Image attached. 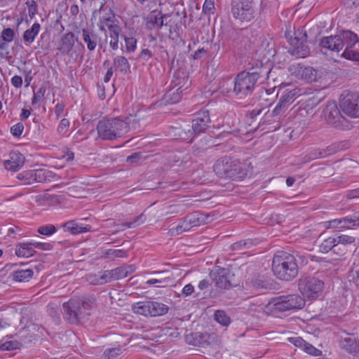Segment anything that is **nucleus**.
Segmentation results:
<instances>
[{"instance_id":"nucleus-1","label":"nucleus","mask_w":359,"mask_h":359,"mask_svg":"<svg viewBox=\"0 0 359 359\" xmlns=\"http://www.w3.org/2000/svg\"><path fill=\"white\" fill-rule=\"evenodd\" d=\"M358 43V34L351 30H342L335 35L321 38L319 45L321 48L337 53L344 48L341 56L359 64V50L356 49Z\"/></svg>"},{"instance_id":"nucleus-2","label":"nucleus","mask_w":359,"mask_h":359,"mask_svg":"<svg viewBox=\"0 0 359 359\" xmlns=\"http://www.w3.org/2000/svg\"><path fill=\"white\" fill-rule=\"evenodd\" d=\"M95 305L96 299L93 296L83 297L82 299L72 298L62 304L64 318L73 325L84 323Z\"/></svg>"},{"instance_id":"nucleus-3","label":"nucleus","mask_w":359,"mask_h":359,"mask_svg":"<svg viewBox=\"0 0 359 359\" xmlns=\"http://www.w3.org/2000/svg\"><path fill=\"white\" fill-rule=\"evenodd\" d=\"M138 119L133 116L125 120L119 118H105L99 121L97 131L99 137L104 140H113L125 135L130 130V126L137 128Z\"/></svg>"},{"instance_id":"nucleus-4","label":"nucleus","mask_w":359,"mask_h":359,"mask_svg":"<svg viewBox=\"0 0 359 359\" xmlns=\"http://www.w3.org/2000/svg\"><path fill=\"white\" fill-rule=\"evenodd\" d=\"M269 72L265 67H257L238 73L233 81V93L239 98L250 95L257 87V82L266 79Z\"/></svg>"},{"instance_id":"nucleus-5","label":"nucleus","mask_w":359,"mask_h":359,"mask_svg":"<svg viewBox=\"0 0 359 359\" xmlns=\"http://www.w3.org/2000/svg\"><path fill=\"white\" fill-rule=\"evenodd\" d=\"M272 271L274 276L282 280L290 281L298 275L296 258L285 251L277 252L273 258Z\"/></svg>"},{"instance_id":"nucleus-6","label":"nucleus","mask_w":359,"mask_h":359,"mask_svg":"<svg viewBox=\"0 0 359 359\" xmlns=\"http://www.w3.org/2000/svg\"><path fill=\"white\" fill-rule=\"evenodd\" d=\"M213 170L219 177L232 180H241L247 175V170L241 161L229 156L217 160Z\"/></svg>"},{"instance_id":"nucleus-7","label":"nucleus","mask_w":359,"mask_h":359,"mask_svg":"<svg viewBox=\"0 0 359 359\" xmlns=\"http://www.w3.org/2000/svg\"><path fill=\"white\" fill-rule=\"evenodd\" d=\"M212 121L208 109H203L194 114L191 121V129H183L179 133L182 140L188 142L194 141L196 137L206 133L211 128Z\"/></svg>"},{"instance_id":"nucleus-8","label":"nucleus","mask_w":359,"mask_h":359,"mask_svg":"<svg viewBox=\"0 0 359 359\" xmlns=\"http://www.w3.org/2000/svg\"><path fill=\"white\" fill-rule=\"evenodd\" d=\"M298 288L304 299L313 300L322 294L324 282L315 276H303L298 280Z\"/></svg>"},{"instance_id":"nucleus-9","label":"nucleus","mask_w":359,"mask_h":359,"mask_svg":"<svg viewBox=\"0 0 359 359\" xmlns=\"http://www.w3.org/2000/svg\"><path fill=\"white\" fill-rule=\"evenodd\" d=\"M233 17L241 22H250L256 16L255 0L233 1L231 4Z\"/></svg>"},{"instance_id":"nucleus-10","label":"nucleus","mask_w":359,"mask_h":359,"mask_svg":"<svg viewBox=\"0 0 359 359\" xmlns=\"http://www.w3.org/2000/svg\"><path fill=\"white\" fill-rule=\"evenodd\" d=\"M271 304H273V310L285 312L302 309L305 305V300L297 294H292L275 297Z\"/></svg>"},{"instance_id":"nucleus-11","label":"nucleus","mask_w":359,"mask_h":359,"mask_svg":"<svg viewBox=\"0 0 359 359\" xmlns=\"http://www.w3.org/2000/svg\"><path fill=\"white\" fill-rule=\"evenodd\" d=\"M339 107L346 116L359 118V93L344 90L339 97Z\"/></svg>"},{"instance_id":"nucleus-12","label":"nucleus","mask_w":359,"mask_h":359,"mask_svg":"<svg viewBox=\"0 0 359 359\" xmlns=\"http://www.w3.org/2000/svg\"><path fill=\"white\" fill-rule=\"evenodd\" d=\"M323 115L327 124L339 129L344 130L348 126V121L341 115L335 102L330 101L323 110Z\"/></svg>"},{"instance_id":"nucleus-13","label":"nucleus","mask_w":359,"mask_h":359,"mask_svg":"<svg viewBox=\"0 0 359 359\" xmlns=\"http://www.w3.org/2000/svg\"><path fill=\"white\" fill-rule=\"evenodd\" d=\"M209 217L200 211L194 212L188 215L184 220L176 227L170 229L172 236L179 235L190 230L194 226H199L209 222Z\"/></svg>"},{"instance_id":"nucleus-14","label":"nucleus","mask_w":359,"mask_h":359,"mask_svg":"<svg viewBox=\"0 0 359 359\" xmlns=\"http://www.w3.org/2000/svg\"><path fill=\"white\" fill-rule=\"evenodd\" d=\"M209 276L215 283V287L219 290H228L233 285L232 281L234 275L229 269L219 267L210 272Z\"/></svg>"},{"instance_id":"nucleus-15","label":"nucleus","mask_w":359,"mask_h":359,"mask_svg":"<svg viewBox=\"0 0 359 359\" xmlns=\"http://www.w3.org/2000/svg\"><path fill=\"white\" fill-rule=\"evenodd\" d=\"M294 34V37L291 38L289 41L292 47L288 50V53L297 57H306L310 53L309 48L306 44L307 38L306 32H299Z\"/></svg>"},{"instance_id":"nucleus-16","label":"nucleus","mask_w":359,"mask_h":359,"mask_svg":"<svg viewBox=\"0 0 359 359\" xmlns=\"http://www.w3.org/2000/svg\"><path fill=\"white\" fill-rule=\"evenodd\" d=\"M289 71L297 78L311 83L317 81V71L311 67H305L301 64L292 65Z\"/></svg>"},{"instance_id":"nucleus-17","label":"nucleus","mask_w":359,"mask_h":359,"mask_svg":"<svg viewBox=\"0 0 359 359\" xmlns=\"http://www.w3.org/2000/svg\"><path fill=\"white\" fill-rule=\"evenodd\" d=\"M81 32L82 34L83 41L86 43L88 50H95V48L98 45L101 47V39L93 29L88 27L83 28Z\"/></svg>"},{"instance_id":"nucleus-18","label":"nucleus","mask_w":359,"mask_h":359,"mask_svg":"<svg viewBox=\"0 0 359 359\" xmlns=\"http://www.w3.org/2000/svg\"><path fill=\"white\" fill-rule=\"evenodd\" d=\"M190 86L189 76L186 72L181 69L176 70L170 82V87L177 88V90H185Z\"/></svg>"},{"instance_id":"nucleus-19","label":"nucleus","mask_w":359,"mask_h":359,"mask_svg":"<svg viewBox=\"0 0 359 359\" xmlns=\"http://www.w3.org/2000/svg\"><path fill=\"white\" fill-rule=\"evenodd\" d=\"M74 34L69 32L65 34L59 41L58 50L63 55H67L72 50L75 43Z\"/></svg>"},{"instance_id":"nucleus-20","label":"nucleus","mask_w":359,"mask_h":359,"mask_svg":"<svg viewBox=\"0 0 359 359\" xmlns=\"http://www.w3.org/2000/svg\"><path fill=\"white\" fill-rule=\"evenodd\" d=\"M25 158L20 152H12L10 154V158L5 161L6 169L12 171L18 170L25 163Z\"/></svg>"},{"instance_id":"nucleus-21","label":"nucleus","mask_w":359,"mask_h":359,"mask_svg":"<svg viewBox=\"0 0 359 359\" xmlns=\"http://www.w3.org/2000/svg\"><path fill=\"white\" fill-rule=\"evenodd\" d=\"M146 27L147 29H154L156 27L160 29L163 25V19L160 11H152L145 18Z\"/></svg>"},{"instance_id":"nucleus-22","label":"nucleus","mask_w":359,"mask_h":359,"mask_svg":"<svg viewBox=\"0 0 359 359\" xmlns=\"http://www.w3.org/2000/svg\"><path fill=\"white\" fill-rule=\"evenodd\" d=\"M208 338L209 335L207 333L198 332L187 336L186 341L188 344L194 346L204 347L210 344L208 341Z\"/></svg>"},{"instance_id":"nucleus-23","label":"nucleus","mask_w":359,"mask_h":359,"mask_svg":"<svg viewBox=\"0 0 359 359\" xmlns=\"http://www.w3.org/2000/svg\"><path fill=\"white\" fill-rule=\"evenodd\" d=\"M340 347L350 354L359 353V341L355 338L345 337L339 341Z\"/></svg>"},{"instance_id":"nucleus-24","label":"nucleus","mask_w":359,"mask_h":359,"mask_svg":"<svg viewBox=\"0 0 359 359\" xmlns=\"http://www.w3.org/2000/svg\"><path fill=\"white\" fill-rule=\"evenodd\" d=\"M65 231L69 232L73 235H77L81 233L89 231L91 229L90 225L83 226L76 222L75 220H69L61 226Z\"/></svg>"},{"instance_id":"nucleus-25","label":"nucleus","mask_w":359,"mask_h":359,"mask_svg":"<svg viewBox=\"0 0 359 359\" xmlns=\"http://www.w3.org/2000/svg\"><path fill=\"white\" fill-rule=\"evenodd\" d=\"M34 249L33 242L20 243L17 245L15 255L18 257H30L35 254L36 251Z\"/></svg>"},{"instance_id":"nucleus-26","label":"nucleus","mask_w":359,"mask_h":359,"mask_svg":"<svg viewBox=\"0 0 359 359\" xmlns=\"http://www.w3.org/2000/svg\"><path fill=\"white\" fill-rule=\"evenodd\" d=\"M116 24H119V22L116 19L114 13L110 11L100 18L98 27L101 31L105 32L106 27L109 29L110 26H113Z\"/></svg>"},{"instance_id":"nucleus-27","label":"nucleus","mask_w":359,"mask_h":359,"mask_svg":"<svg viewBox=\"0 0 359 359\" xmlns=\"http://www.w3.org/2000/svg\"><path fill=\"white\" fill-rule=\"evenodd\" d=\"M300 95V89L294 88L292 89H286L283 93L279 102L284 104L287 108L294 102L297 97Z\"/></svg>"},{"instance_id":"nucleus-28","label":"nucleus","mask_w":359,"mask_h":359,"mask_svg":"<svg viewBox=\"0 0 359 359\" xmlns=\"http://www.w3.org/2000/svg\"><path fill=\"white\" fill-rule=\"evenodd\" d=\"M149 307H150L149 316L151 317L161 316L165 315L168 313L169 310L168 306L163 303L149 301Z\"/></svg>"},{"instance_id":"nucleus-29","label":"nucleus","mask_w":359,"mask_h":359,"mask_svg":"<svg viewBox=\"0 0 359 359\" xmlns=\"http://www.w3.org/2000/svg\"><path fill=\"white\" fill-rule=\"evenodd\" d=\"M41 29V25L39 22H34L32 26L25 31L22 35L24 42L27 45L34 42L36 36L38 35Z\"/></svg>"},{"instance_id":"nucleus-30","label":"nucleus","mask_w":359,"mask_h":359,"mask_svg":"<svg viewBox=\"0 0 359 359\" xmlns=\"http://www.w3.org/2000/svg\"><path fill=\"white\" fill-rule=\"evenodd\" d=\"M341 229H355L359 227V212L341 217Z\"/></svg>"},{"instance_id":"nucleus-31","label":"nucleus","mask_w":359,"mask_h":359,"mask_svg":"<svg viewBox=\"0 0 359 359\" xmlns=\"http://www.w3.org/2000/svg\"><path fill=\"white\" fill-rule=\"evenodd\" d=\"M114 280L111 270H106L98 275H95L90 281L94 285H103Z\"/></svg>"},{"instance_id":"nucleus-32","label":"nucleus","mask_w":359,"mask_h":359,"mask_svg":"<svg viewBox=\"0 0 359 359\" xmlns=\"http://www.w3.org/2000/svg\"><path fill=\"white\" fill-rule=\"evenodd\" d=\"M32 269H21L13 271L11 274L13 280L17 282H28L33 276Z\"/></svg>"},{"instance_id":"nucleus-33","label":"nucleus","mask_w":359,"mask_h":359,"mask_svg":"<svg viewBox=\"0 0 359 359\" xmlns=\"http://www.w3.org/2000/svg\"><path fill=\"white\" fill-rule=\"evenodd\" d=\"M33 183L34 182H46L50 181L52 177V172L46 169L32 170Z\"/></svg>"},{"instance_id":"nucleus-34","label":"nucleus","mask_w":359,"mask_h":359,"mask_svg":"<svg viewBox=\"0 0 359 359\" xmlns=\"http://www.w3.org/2000/svg\"><path fill=\"white\" fill-rule=\"evenodd\" d=\"M182 90H177V88L171 87L164 95L165 102L168 104L177 103L182 98Z\"/></svg>"},{"instance_id":"nucleus-35","label":"nucleus","mask_w":359,"mask_h":359,"mask_svg":"<svg viewBox=\"0 0 359 359\" xmlns=\"http://www.w3.org/2000/svg\"><path fill=\"white\" fill-rule=\"evenodd\" d=\"M113 64L121 73L126 74L130 71V65L124 56L118 55L114 57Z\"/></svg>"},{"instance_id":"nucleus-36","label":"nucleus","mask_w":359,"mask_h":359,"mask_svg":"<svg viewBox=\"0 0 359 359\" xmlns=\"http://www.w3.org/2000/svg\"><path fill=\"white\" fill-rule=\"evenodd\" d=\"M149 301L139 302L133 304L132 306V309L134 313L145 316H149Z\"/></svg>"},{"instance_id":"nucleus-37","label":"nucleus","mask_w":359,"mask_h":359,"mask_svg":"<svg viewBox=\"0 0 359 359\" xmlns=\"http://www.w3.org/2000/svg\"><path fill=\"white\" fill-rule=\"evenodd\" d=\"M250 285L255 289H266L269 283L266 281L264 276L259 274L254 275L250 280Z\"/></svg>"},{"instance_id":"nucleus-38","label":"nucleus","mask_w":359,"mask_h":359,"mask_svg":"<svg viewBox=\"0 0 359 359\" xmlns=\"http://www.w3.org/2000/svg\"><path fill=\"white\" fill-rule=\"evenodd\" d=\"M254 245L252 239L242 240L231 244L230 248L234 251H243L250 248Z\"/></svg>"},{"instance_id":"nucleus-39","label":"nucleus","mask_w":359,"mask_h":359,"mask_svg":"<svg viewBox=\"0 0 359 359\" xmlns=\"http://www.w3.org/2000/svg\"><path fill=\"white\" fill-rule=\"evenodd\" d=\"M337 245V241L335 237H329L325 239L319 246V250L320 252L327 253L330 250H333L334 247Z\"/></svg>"},{"instance_id":"nucleus-40","label":"nucleus","mask_w":359,"mask_h":359,"mask_svg":"<svg viewBox=\"0 0 359 359\" xmlns=\"http://www.w3.org/2000/svg\"><path fill=\"white\" fill-rule=\"evenodd\" d=\"M287 108L284 104H283L282 103H280L278 101V102L277 103L276 106L275 107V108L273 109V110L272 111V112L270 115H269V116L267 115L268 111L265 112L264 122L271 123V121L269 120H267V118L269 116H273V117L279 116L282 115L287 110Z\"/></svg>"},{"instance_id":"nucleus-41","label":"nucleus","mask_w":359,"mask_h":359,"mask_svg":"<svg viewBox=\"0 0 359 359\" xmlns=\"http://www.w3.org/2000/svg\"><path fill=\"white\" fill-rule=\"evenodd\" d=\"M215 320L223 326H228L231 323L230 318L224 311H216L214 315Z\"/></svg>"},{"instance_id":"nucleus-42","label":"nucleus","mask_w":359,"mask_h":359,"mask_svg":"<svg viewBox=\"0 0 359 359\" xmlns=\"http://www.w3.org/2000/svg\"><path fill=\"white\" fill-rule=\"evenodd\" d=\"M123 351L120 347L107 348L103 353L105 359H118Z\"/></svg>"},{"instance_id":"nucleus-43","label":"nucleus","mask_w":359,"mask_h":359,"mask_svg":"<svg viewBox=\"0 0 359 359\" xmlns=\"http://www.w3.org/2000/svg\"><path fill=\"white\" fill-rule=\"evenodd\" d=\"M104 258L114 257H126L127 251L123 250L107 249L103 252Z\"/></svg>"},{"instance_id":"nucleus-44","label":"nucleus","mask_w":359,"mask_h":359,"mask_svg":"<svg viewBox=\"0 0 359 359\" xmlns=\"http://www.w3.org/2000/svg\"><path fill=\"white\" fill-rule=\"evenodd\" d=\"M348 280L359 287V266L351 268L347 276Z\"/></svg>"},{"instance_id":"nucleus-45","label":"nucleus","mask_w":359,"mask_h":359,"mask_svg":"<svg viewBox=\"0 0 359 359\" xmlns=\"http://www.w3.org/2000/svg\"><path fill=\"white\" fill-rule=\"evenodd\" d=\"M57 231V228L53 224H46L38 228L37 232L39 234L50 236Z\"/></svg>"},{"instance_id":"nucleus-46","label":"nucleus","mask_w":359,"mask_h":359,"mask_svg":"<svg viewBox=\"0 0 359 359\" xmlns=\"http://www.w3.org/2000/svg\"><path fill=\"white\" fill-rule=\"evenodd\" d=\"M172 283V279L169 276H165L163 278H151L147 281V285H154L156 283L161 284L159 287H166Z\"/></svg>"},{"instance_id":"nucleus-47","label":"nucleus","mask_w":359,"mask_h":359,"mask_svg":"<svg viewBox=\"0 0 359 359\" xmlns=\"http://www.w3.org/2000/svg\"><path fill=\"white\" fill-rule=\"evenodd\" d=\"M146 215L144 213H141L139 216L136 217L133 222H126L122 225L127 228H134L143 224L146 221Z\"/></svg>"},{"instance_id":"nucleus-48","label":"nucleus","mask_w":359,"mask_h":359,"mask_svg":"<svg viewBox=\"0 0 359 359\" xmlns=\"http://www.w3.org/2000/svg\"><path fill=\"white\" fill-rule=\"evenodd\" d=\"M46 90V89L44 86H41L36 92H34V96L32 99V104L34 105L41 102L43 100Z\"/></svg>"},{"instance_id":"nucleus-49","label":"nucleus","mask_w":359,"mask_h":359,"mask_svg":"<svg viewBox=\"0 0 359 359\" xmlns=\"http://www.w3.org/2000/svg\"><path fill=\"white\" fill-rule=\"evenodd\" d=\"M15 35V34L14 30L10 27H7V28H4L2 30L1 33V36H0V39L6 42L11 43L14 39Z\"/></svg>"},{"instance_id":"nucleus-50","label":"nucleus","mask_w":359,"mask_h":359,"mask_svg":"<svg viewBox=\"0 0 359 359\" xmlns=\"http://www.w3.org/2000/svg\"><path fill=\"white\" fill-rule=\"evenodd\" d=\"M18 179L24 182V184H31L33 183L32 170H26L18 175Z\"/></svg>"},{"instance_id":"nucleus-51","label":"nucleus","mask_w":359,"mask_h":359,"mask_svg":"<svg viewBox=\"0 0 359 359\" xmlns=\"http://www.w3.org/2000/svg\"><path fill=\"white\" fill-rule=\"evenodd\" d=\"M330 153H328L330 154ZM327 153L325 151L321 149H315L313 151H309V153L306 155L307 161H312L314 159H317L319 158H323Z\"/></svg>"},{"instance_id":"nucleus-52","label":"nucleus","mask_w":359,"mask_h":359,"mask_svg":"<svg viewBox=\"0 0 359 359\" xmlns=\"http://www.w3.org/2000/svg\"><path fill=\"white\" fill-rule=\"evenodd\" d=\"M114 280H119L127 277V271L123 266L111 269Z\"/></svg>"},{"instance_id":"nucleus-53","label":"nucleus","mask_w":359,"mask_h":359,"mask_svg":"<svg viewBox=\"0 0 359 359\" xmlns=\"http://www.w3.org/2000/svg\"><path fill=\"white\" fill-rule=\"evenodd\" d=\"M337 244L348 245L352 244L355 241V238L348 235H340L335 237Z\"/></svg>"},{"instance_id":"nucleus-54","label":"nucleus","mask_w":359,"mask_h":359,"mask_svg":"<svg viewBox=\"0 0 359 359\" xmlns=\"http://www.w3.org/2000/svg\"><path fill=\"white\" fill-rule=\"evenodd\" d=\"M20 343L17 341H8L0 345L1 351H12L19 348Z\"/></svg>"},{"instance_id":"nucleus-55","label":"nucleus","mask_w":359,"mask_h":359,"mask_svg":"<svg viewBox=\"0 0 359 359\" xmlns=\"http://www.w3.org/2000/svg\"><path fill=\"white\" fill-rule=\"evenodd\" d=\"M127 52H133L136 48L137 40L134 37H124Z\"/></svg>"},{"instance_id":"nucleus-56","label":"nucleus","mask_w":359,"mask_h":359,"mask_svg":"<svg viewBox=\"0 0 359 359\" xmlns=\"http://www.w3.org/2000/svg\"><path fill=\"white\" fill-rule=\"evenodd\" d=\"M26 5L28 8L29 16L32 19L37 12V4L34 0H28Z\"/></svg>"},{"instance_id":"nucleus-57","label":"nucleus","mask_w":359,"mask_h":359,"mask_svg":"<svg viewBox=\"0 0 359 359\" xmlns=\"http://www.w3.org/2000/svg\"><path fill=\"white\" fill-rule=\"evenodd\" d=\"M306 353L313 355V356H320L322 354V351L316 347H314L313 345L309 344L306 342L304 349Z\"/></svg>"},{"instance_id":"nucleus-58","label":"nucleus","mask_w":359,"mask_h":359,"mask_svg":"<svg viewBox=\"0 0 359 359\" xmlns=\"http://www.w3.org/2000/svg\"><path fill=\"white\" fill-rule=\"evenodd\" d=\"M24 130V125L18 123L11 128V133L15 137H20Z\"/></svg>"},{"instance_id":"nucleus-59","label":"nucleus","mask_w":359,"mask_h":359,"mask_svg":"<svg viewBox=\"0 0 359 359\" xmlns=\"http://www.w3.org/2000/svg\"><path fill=\"white\" fill-rule=\"evenodd\" d=\"M203 11L206 14L213 13L215 11L214 0H205L203 6Z\"/></svg>"},{"instance_id":"nucleus-60","label":"nucleus","mask_w":359,"mask_h":359,"mask_svg":"<svg viewBox=\"0 0 359 359\" xmlns=\"http://www.w3.org/2000/svg\"><path fill=\"white\" fill-rule=\"evenodd\" d=\"M325 226L326 229H341V218L334 219L330 221L325 222Z\"/></svg>"},{"instance_id":"nucleus-61","label":"nucleus","mask_w":359,"mask_h":359,"mask_svg":"<svg viewBox=\"0 0 359 359\" xmlns=\"http://www.w3.org/2000/svg\"><path fill=\"white\" fill-rule=\"evenodd\" d=\"M69 126V121L67 118H62L57 127V132L60 134L65 135L67 132Z\"/></svg>"},{"instance_id":"nucleus-62","label":"nucleus","mask_w":359,"mask_h":359,"mask_svg":"<svg viewBox=\"0 0 359 359\" xmlns=\"http://www.w3.org/2000/svg\"><path fill=\"white\" fill-rule=\"evenodd\" d=\"M9 42H6L0 39V57L4 58L6 57L9 54L8 51V43Z\"/></svg>"},{"instance_id":"nucleus-63","label":"nucleus","mask_w":359,"mask_h":359,"mask_svg":"<svg viewBox=\"0 0 359 359\" xmlns=\"http://www.w3.org/2000/svg\"><path fill=\"white\" fill-rule=\"evenodd\" d=\"M290 342L293 344L295 346L302 348L304 349L306 341H304L302 337H290L289 338Z\"/></svg>"},{"instance_id":"nucleus-64","label":"nucleus","mask_w":359,"mask_h":359,"mask_svg":"<svg viewBox=\"0 0 359 359\" xmlns=\"http://www.w3.org/2000/svg\"><path fill=\"white\" fill-rule=\"evenodd\" d=\"M48 312L49 315L53 318L55 322L60 320V313L57 309L53 307L52 304L48 306Z\"/></svg>"}]
</instances>
